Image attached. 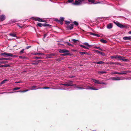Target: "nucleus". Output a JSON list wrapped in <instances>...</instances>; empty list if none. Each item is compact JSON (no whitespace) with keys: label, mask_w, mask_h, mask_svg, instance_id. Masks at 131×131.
Instances as JSON below:
<instances>
[{"label":"nucleus","mask_w":131,"mask_h":131,"mask_svg":"<svg viewBox=\"0 0 131 131\" xmlns=\"http://www.w3.org/2000/svg\"><path fill=\"white\" fill-rule=\"evenodd\" d=\"M110 58L112 59H118V60H122L124 61L127 62L129 61L128 60L125 59L124 57L120 55H116L112 56H111Z\"/></svg>","instance_id":"f257e3e1"},{"label":"nucleus","mask_w":131,"mask_h":131,"mask_svg":"<svg viewBox=\"0 0 131 131\" xmlns=\"http://www.w3.org/2000/svg\"><path fill=\"white\" fill-rule=\"evenodd\" d=\"M87 3L86 0H75L74 3H72V5H79L82 4H85Z\"/></svg>","instance_id":"f03ea898"},{"label":"nucleus","mask_w":131,"mask_h":131,"mask_svg":"<svg viewBox=\"0 0 131 131\" xmlns=\"http://www.w3.org/2000/svg\"><path fill=\"white\" fill-rule=\"evenodd\" d=\"M73 81H71V80H69L67 82H66L64 84L61 83L60 84L61 85H63L65 86H76V85L73 84Z\"/></svg>","instance_id":"7ed1b4c3"},{"label":"nucleus","mask_w":131,"mask_h":131,"mask_svg":"<svg viewBox=\"0 0 131 131\" xmlns=\"http://www.w3.org/2000/svg\"><path fill=\"white\" fill-rule=\"evenodd\" d=\"M76 88L78 89H86L87 90H99V89L97 88H92L91 87H90L89 86H87V88H83L77 86Z\"/></svg>","instance_id":"20e7f679"},{"label":"nucleus","mask_w":131,"mask_h":131,"mask_svg":"<svg viewBox=\"0 0 131 131\" xmlns=\"http://www.w3.org/2000/svg\"><path fill=\"white\" fill-rule=\"evenodd\" d=\"M113 23L118 27H119L121 28L122 29L126 27V26L121 24L119 23L117 21H113Z\"/></svg>","instance_id":"39448f33"},{"label":"nucleus","mask_w":131,"mask_h":131,"mask_svg":"<svg viewBox=\"0 0 131 131\" xmlns=\"http://www.w3.org/2000/svg\"><path fill=\"white\" fill-rule=\"evenodd\" d=\"M93 82L95 83H96L98 84H102L107 85V83L106 82H103L101 81H100L99 80H97L95 79H92Z\"/></svg>","instance_id":"423d86ee"},{"label":"nucleus","mask_w":131,"mask_h":131,"mask_svg":"<svg viewBox=\"0 0 131 131\" xmlns=\"http://www.w3.org/2000/svg\"><path fill=\"white\" fill-rule=\"evenodd\" d=\"M125 79V78L124 77H116L111 78H110V79L115 81H119L123 80Z\"/></svg>","instance_id":"0eeeda50"},{"label":"nucleus","mask_w":131,"mask_h":131,"mask_svg":"<svg viewBox=\"0 0 131 131\" xmlns=\"http://www.w3.org/2000/svg\"><path fill=\"white\" fill-rule=\"evenodd\" d=\"M32 19L35 20L40 22H45V20H43L41 18L37 17H33L32 18Z\"/></svg>","instance_id":"6e6552de"},{"label":"nucleus","mask_w":131,"mask_h":131,"mask_svg":"<svg viewBox=\"0 0 131 131\" xmlns=\"http://www.w3.org/2000/svg\"><path fill=\"white\" fill-rule=\"evenodd\" d=\"M56 54L51 53L48 54L46 55V57L48 58H54V56H55Z\"/></svg>","instance_id":"1a4fd4ad"},{"label":"nucleus","mask_w":131,"mask_h":131,"mask_svg":"<svg viewBox=\"0 0 131 131\" xmlns=\"http://www.w3.org/2000/svg\"><path fill=\"white\" fill-rule=\"evenodd\" d=\"M6 18V17L4 15L2 14L0 16V21H2L4 20Z\"/></svg>","instance_id":"9d476101"},{"label":"nucleus","mask_w":131,"mask_h":131,"mask_svg":"<svg viewBox=\"0 0 131 131\" xmlns=\"http://www.w3.org/2000/svg\"><path fill=\"white\" fill-rule=\"evenodd\" d=\"M88 1L91 3V4H98L101 3L102 2H97L95 3V0H88Z\"/></svg>","instance_id":"9b49d317"},{"label":"nucleus","mask_w":131,"mask_h":131,"mask_svg":"<svg viewBox=\"0 0 131 131\" xmlns=\"http://www.w3.org/2000/svg\"><path fill=\"white\" fill-rule=\"evenodd\" d=\"M73 25L72 24L67 26V28L68 30H71L73 28Z\"/></svg>","instance_id":"f8f14e48"},{"label":"nucleus","mask_w":131,"mask_h":131,"mask_svg":"<svg viewBox=\"0 0 131 131\" xmlns=\"http://www.w3.org/2000/svg\"><path fill=\"white\" fill-rule=\"evenodd\" d=\"M8 53L4 52L1 53L0 54V55L1 56H3L5 57H8Z\"/></svg>","instance_id":"ddd939ff"},{"label":"nucleus","mask_w":131,"mask_h":131,"mask_svg":"<svg viewBox=\"0 0 131 131\" xmlns=\"http://www.w3.org/2000/svg\"><path fill=\"white\" fill-rule=\"evenodd\" d=\"M59 52L60 53H67L69 52V51L66 49H60Z\"/></svg>","instance_id":"4468645a"},{"label":"nucleus","mask_w":131,"mask_h":131,"mask_svg":"<svg viewBox=\"0 0 131 131\" xmlns=\"http://www.w3.org/2000/svg\"><path fill=\"white\" fill-rule=\"evenodd\" d=\"M113 74H126L127 73L125 72H113L112 73Z\"/></svg>","instance_id":"2eb2a0df"},{"label":"nucleus","mask_w":131,"mask_h":131,"mask_svg":"<svg viewBox=\"0 0 131 131\" xmlns=\"http://www.w3.org/2000/svg\"><path fill=\"white\" fill-rule=\"evenodd\" d=\"M8 57H10L13 58H17L18 57V56L15 55H14L12 53H8Z\"/></svg>","instance_id":"dca6fc26"},{"label":"nucleus","mask_w":131,"mask_h":131,"mask_svg":"<svg viewBox=\"0 0 131 131\" xmlns=\"http://www.w3.org/2000/svg\"><path fill=\"white\" fill-rule=\"evenodd\" d=\"M37 87L35 85H33L31 86L30 88V90H35L38 89V88H36Z\"/></svg>","instance_id":"f3484780"},{"label":"nucleus","mask_w":131,"mask_h":131,"mask_svg":"<svg viewBox=\"0 0 131 131\" xmlns=\"http://www.w3.org/2000/svg\"><path fill=\"white\" fill-rule=\"evenodd\" d=\"M17 21H18L16 20L15 19H12L9 21V23L10 24H13Z\"/></svg>","instance_id":"a211bd4d"},{"label":"nucleus","mask_w":131,"mask_h":131,"mask_svg":"<svg viewBox=\"0 0 131 131\" xmlns=\"http://www.w3.org/2000/svg\"><path fill=\"white\" fill-rule=\"evenodd\" d=\"M123 39L124 40H130L131 39V36H126L124 37Z\"/></svg>","instance_id":"6ab92c4d"},{"label":"nucleus","mask_w":131,"mask_h":131,"mask_svg":"<svg viewBox=\"0 0 131 131\" xmlns=\"http://www.w3.org/2000/svg\"><path fill=\"white\" fill-rule=\"evenodd\" d=\"M60 89H61V90H69V91L71 90H72V88L71 87H70L69 88H61Z\"/></svg>","instance_id":"aec40b11"},{"label":"nucleus","mask_w":131,"mask_h":131,"mask_svg":"<svg viewBox=\"0 0 131 131\" xmlns=\"http://www.w3.org/2000/svg\"><path fill=\"white\" fill-rule=\"evenodd\" d=\"M94 63H96L98 64H101L104 63V62L102 61H100L98 62H93Z\"/></svg>","instance_id":"412c9836"},{"label":"nucleus","mask_w":131,"mask_h":131,"mask_svg":"<svg viewBox=\"0 0 131 131\" xmlns=\"http://www.w3.org/2000/svg\"><path fill=\"white\" fill-rule=\"evenodd\" d=\"M112 27V25L111 23H110L107 25V28L108 29H110Z\"/></svg>","instance_id":"4be33fe9"},{"label":"nucleus","mask_w":131,"mask_h":131,"mask_svg":"<svg viewBox=\"0 0 131 131\" xmlns=\"http://www.w3.org/2000/svg\"><path fill=\"white\" fill-rule=\"evenodd\" d=\"M10 66L9 64H7L5 65H2L0 66V67H9Z\"/></svg>","instance_id":"5701e85b"},{"label":"nucleus","mask_w":131,"mask_h":131,"mask_svg":"<svg viewBox=\"0 0 131 131\" xmlns=\"http://www.w3.org/2000/svg\"><path fill=\"white\" fill-rule=\"evenodd\" d=\"M9 35L13 37H15L16 38H17V37L16 36V34H15L10 33Z\"/></svg>","instance_id":"b1692460"},{"label":"nucleus","mask_w":131,"mask_h":131,"mask_svg":"<svg viewBox=\"0 0 131 131\" xmlns=\"http://www.w3.org/2000/svg\"><path fill=\"white\" fill-rule=\"evenodd\" d=\"M90 35H93L94 36H97V37H99L100 36L98 34H94V33H93L90 32Z\"/></svg>","instance_id":"393cba45"},{"label":"nucleus","mask_w":131,"mask_h":131,"mask_svg":"<svg viewBox=\"0 0 131 131\" xmlns=\"http://www.w3.org/2000/svg\"><path fill=\"white\" fill-rule=\"evenodd\" d=\"M10 59L9 58H0V60H9Z\"/></svg>","instance_id":"a878e982"},{"label":"nucleus","mask_w":131,"mask_h":131,"mask_svg":"<svg viewBox=\"0 0 131 131\" xmlns=\"http://www.w3.org/2000/svg\"><path fill=\"white\" fill-rule=\"evenodd\" d=\"M83 44L89 47H90L91 46V45H89L87 42H84Z\"/></svg>","instance_id":"bb28decb"},{"label":"nucleus","mask_w":131,"mask_h":131,"mask_svg":"<svg viewBox=\"0 0 131 131\" xmlns=\"http://www.w3.org/2000/svg\"><path fill=\"white\" fill-rule=\"evenodd\" d=\"M30 90V89L29 90H25L24 91H17V92H26L28 91H29V90Z\"/></svg>","instance_id":"cd10ccee"},{"label":"nucleus","mask_w":131,"mask_h":131,"mask_svg":"<svg viewBox=\"0 0 131 131\" xmlns=\"http://www.w3.org/2000/svg\"><path fill=\"white\" fill-rule=\"evenodd\" d=\"M50 88L48 87H47V86L44 87L43 88H41V87H38V89H49Z\"/></svg>","instance_id":"c85d7f7f"},{"label":"nucleus","mask_w":131,"mask_h":131,"mask_svg":"<svg viewBox=\"0 0 131 131\" xmlns=\"http://www.w3.org/2000/svg\"><path fill=\"white\" fill-rule=\"evenodd\" d=\"M100 41L103 43H106L107 41L106 40H105L104 39H102L100 40Z\"/></svg>","instance_id":"c756f323"},{"label":"nucleus","mask_w":131,"mask_h":131,"mask_svg":"<svg viewBox=\"0 0 131 131\" xmlns=\"http://www.w3.org/2000/svg\"><path fill=\"white\" fill-rule=\"evenodd\" d=\"M106 73V72L105 71H99L98 73L99 74H103L104 73Z\"/></svg>","instance_id":"7c9ffc66"},{"label":"nucleus","mask_w":131,"mask_h":131,"mask_svg":"<svg viewBox=\"0 0 131 131\" xmlns=\"http://www.w3.org/2000/svg\"><path fill=\"white\" fill-rule=\"evenodd\" d=\"M19 59H26L27 58L25 57H23L22 56H19Z\"/></svg>","instance_id":"2f4dec72"},{"label":"nucleus","mask_w":131,"mask_h":131,"mask_svg":"<svg viewBox=\"0 0 131 131\" xmlns=\"http://www.w3.org/2000/svg\"><path fill=\"white\" fill-rule=\"evenodd\" d=\"M7 80H8L7 79H5L3 81L1 82L0 83V84H2L5 83V82L7 81Z\"/></svg>","instance_id":"473e14b6"},{"label":"nucleus","mask_w":131,"mask_h":131,"mask_svg":"<svg viewBox=\"0 0 131 131\" xmlns=\"http://www.w3.org/2000/svg\"><path fill=\"white\" fill-rule=\"evenodd\" d=\"M80 47L82 48H85L86 49H89L88 48V47H86V46L83 45H80Z\"/></svg>","instance_id":"72a5a7b5"},{"label":"nucleus","mask_w":131,"mask_h":131,"mask_svg":"<svg viewBox=\"0 0 131 131\" xmlns=\"http://www.w3.org/2000/svg\"><path fill=\"white\" fill-rule=\"evenodd\" d=\"M95 51L96 52H97L99 53L100 54H102V55H103V54H104V53H103V52H101L98 50H96Z\"/></svg>","instance_id":"f704fd0d"},{"label":"nucleus","mask_w":131,"mask_h":131,"mask_svg":"<svg viewBox=\"0 0 131 131\" xmlns=\"http://www.w3.org/2000/svg\"><path fill=\"white\" fill-rule=\"evenodd\" d=\"M37 25L39 27H41L42 26H44V25L42 24L41 23H38L37 24Z\"/></svg>","instance_id":"c9c22d12"},{"label":"nucleus","mask_w":131,"mask_h":131,"mask_svg":"<svg viewBox=\"0 0 131 131\" xmlns=\"http://www.w3.org/2000/svg\"><path fill=\"white\" fill-rule=\"evenodd\" d=\"M66 43L67 45H68L69 46H71L72 47L73 46V45H72L71 43L68 42H66Z\"/></svg>","instance_id":"e433bc0d"},{"label":"nucleus","mask_w":131,"mask_h":131,"mask_svg":"<svg viewBox=\"0 0 131 131\" xmlns=\"http://www.w3.org/2000/svg\"><path fill=\"white\" fill-rule=\"evenodd\" d=\"M73 23L75 25L77 26L79 24L78 22L76 21H74L73 22Z\"/></svg>","instance_id":"4c0bfd02"},{"label":"nucleus","mask_w":131,"mask_h":131,"mask_svg":"<svg viewBox=\"0 0 131 131\" xmlns=\"http://www.w3.org/2000/svg\"><path fill=\"white\" fill-rule=\"evenodd\" d=\"M56 20L59 23L61 24L62 25L63 24V21H61L60 20H59L58 19Z\"/></svg>","instance_id":"58836bf2"},{"label":"nucleus","mask_w":131,"mask_h":131,"mask_svg":"<svg viewBox=\"0 0 131 131\" xmlns=\"http://www.w3.org/2000/svg\"><path fill=\"white\" fill-rule=\"evenodd\" d=\"M44 26H48V27H50V26H51V25H50V24H46V23H45L44 24Z\"/></svg>","instance_id":"ea45409f"},{"label":"nucleus","mask_w":131,"mask_h":131,"mask_svg":"<svg viewBox=\"0 0 131 131\" xmlns=\"http://www.w3.org/2000/svg\"><path fill=\"white\" fill-rule=\"evenodd\" d=\"M20 89V87H16L14 88L13 89V90H17Z\"/></svg>","instance_id":"a19ab883"},{"label":"nucleus","mask_w":131,"mask_h":131,"mask_svg":"<svg viewBox=\"0 0 131 131\" xmlns=\"http://www.w3.org/2000/svg\"><path fill=\"white\" fill-rule=\"evenodd\" d=\"M79 52L80 54L81 55H83L87 53L86 52Z\"/></svg>","instance_id":"79ce46f5"},{"label":"nucleus","mask_w":131,"mask_h":131,"mask_svg":"<svg viewBox=\"0 0 131 131\" xmlns=\"http://www.w3.org/2000/svg\"><path fill=\"white\" fill-rule=\"evenodd\" d=\"M69 53H65L62 54V55L63 56H65L67 55H69Z\"/></svg>","instance_id":"37998d69"},{"label":"nucleus","mask_w":131,"mask_h":131,"mask_svg":"<svg viewBox=\"0 0 131 131\" xmlns=\"http://www.w3.org/2000/svg\"><path fill=\"white\" fill-rule=\"evenodd\" d=\"M94 48H95L96 49H98L100 50H102V49H101V48L100 47H97L96 46V47H94Z\"/></svg>","instance_id":"c03bdc74"},{"label":"nucleus","mask_w":131,"mask_h":131,"mask_svg":"<svg viewBox=\"0 0 131 131\" xmlns=\"http://www.w3.org/2000/svg\"><path fill=\"white\" fill-rule=\"evenodd\" d=\"M64 18L63 17H60V21H63L64 20Z\"/></svg>","instance_id":"a18cd8bd"},{"label":"nucleus","mask_w":131,"mask_h":131,"mask_svg":"<svg viewBox=\"0 0 131 131\" xmlns=\"http://www.w3.org/2000/svg\"><path fill=\"white\" fill-rule=\"evenodd\" d=\"M44 54V53H38L37 55L39 56L42 55Z\"/></svg>","instance_id":"49530a36"},{"label":"nucleus","mask_w":131,"mask_h":131,"mask_svg":"<svg viewBox=\"0 0 131 131\" xmlns=\"http://www.w3.org/2000/svg\"><path fill=\"white\" fill-rule=\"evenodd\" d=\"M24 49H23L21 50L20 52V53L21 54H22L24 52Z\"/></svg>","instance_id":"de8ad7c7"},{"label":"nucleus","mask_w":131,"mask_h":131,"mask_svg":"<svg viewBox=\"0 0 131 131\" xmlns=\"http://www.w3.org/2000/svg\"><path fill=\"white\" fill-rule=\"evenodd\" d=\"M73 1V0H68L67 2L68 3H71Z\"/></svg>","instance_id":"09e8293b"},{"label":"nucleus","mask_w":131,"mask_h":131,"mask_svg":"<svg viewBox=\"0 0 131 131\" xmlns=\"http://www.w3.org/2000/svg\"><path fill=\"white\" fill-rule=\"evenodd\" d=\"M38 64V62H35L32 63L34 65H37Z\"/></svg>","instance_id":"8fccbe9b"},{"label":"nucleus","mask_w":131,"mask_h":131,"mask_svg":"<svg viewBox=\"0 0 131 131\" xmlns=\"http://www.w3.org/2000/svg\"><path fill=\"white\" fill-rule=\"evenodd\" d=\"M78 40H76V39H71V41H73V42H75V41H77Z\"/></svg>","instance_id":"3c124183"},{"label":"nucleus","mask_w":131,"mask_h":131,"mask_svg":"<svg viewBox=\"0 0 131 131\" xmlns=\"http://www.w3.org/2000/svg\"><path fill=\"white\" fill-rule=\"evenodd\" d=\"M70 22L69 21H66V24H67V25L69 24H70Z\"/></svg>","instance_id":"603ef678"},{"label":"nucleus","mask_w":131,"mask_h":131,"mask_svg":"<svg viewBox=\"0 0 131 131\" xmlns=\"http://www.w3.org/2000/svg\"><path fill=\"white\" fill-rule=\"evenodd\" d=\"M111 64H115L116 62H111L110 63Z\"/></svg>","instance_id":"864d4df0"},{"label":"nucleus","mask_w":131,"mask_h":131,"mask_svg":"<svg viewBox=\"0 0 131 131\" xmlns=\"http://www.w3.org/2000/svg\"><path fill=\"white\" fill-rule=\"evenodd\" d=\"M36 59H42V58L41 57H36Z\"/></svg>","instance_id":"5fc2aeb1"},{"label":"nucleus","mask_w":131,"mask_h":131,"mask_svg":"<svg viewBox=\"0 0 131 131\" xmlns=\"http://www.w3.org/2000/svg\"><path fill=\"white\" fill-rule=\"evenodd\" d=\"M74 77V76H72V75L70 76H69V77L70 78H72Z\"/></svg>","instance_id":"6e6d98bb"},{"label":"nucleus","mask_w":131,"mask_h":131,"mask_svg":"<svg viewBox=\"0 0 131 131\" xmlns=\"http://www.w3.org/2000/svg\"><path fill=\"white\" fill-rule=\"evenodd\" d=\"M17 25L19 26V27L20 28H22L23 27V26H20V25H19V24H18Z\"/></svg>","instance_id":"4d7b16f0"},{"label":"nucleus","mask_w":131,"mask_h":131,"mask_svg":"<svg viewBox=\"0 0 131 131\" xmlns=\"http://www.w3.org/2000/svg\"><path fill=\"white\" fill-rule=\"evenodd\" d=\"M47 36V34H45L44 35V37L43 38V40H44V38L46 36Z\"/></svg>","instance_id":"13d9d810"},{"label":"nucleus","mask_w":131,"mask_h":131,"mask_svg":"<svg viewBox=\"0 0 131 131\" xmlns=\"http://www.w3.org/2000/svg\"><path fill=\"white\" fill-rule=\"evenodd\" d=\"M31 47V46H27L26 47V49H28V48H30Z\"/></svg>","instance_id":"bf43d9fd"},{"label":"nucleus","mask_w":131,"mask_h":131,"mask_svg":"<svg viewBox=\"0 0 131 131\" xmlns=\"http://www.w3.org/2000/svg\"><path fill=\"white\" fill-rule=\"evenodd\" d=\"M120 63H116L115 64L116 65H120Z\"/></svg>","instance_id":"052dcab7"},{"label":"nucleus","mask_w":131,"mask_h":131,"mask_svg":"<svg viewBox=\"0 0 131 131\" xmlns=\"http://www.w3.org/2000/svg\"><path fill=\"white\" fill-rule=\"evenodd\" d=\"M2 63H7V61H2Z\"/></svg>","instance_id":"680f3d73"},{"label":"nucleus","mask_w":131,"mask_h":131,"mask_svg":"<svg viewBox=\"0 0 131 131\" xmlns=\"http://www.w3.org/2000/svg\"><path fill=\"white\" fill-rule=\"evenodd\" d=\"M20 82H15V83H20Z\"/></svg>","instance_id":"e2e57ef3"},{"label":"nucleus","mask_w":131,"mask_h":131,"mask_svg":"<svg viewBox=\"0 0 131 131\" xmlns=\"http://www.w3.org/2000/svg\"><path fill=\"white\" fill-rule=\"evenodd\" d=\"M129 33L130 34H131V31H129Z\"/></svg>","instance_id":"0e129e2a"},{"label":"nucleus","mask_w":131,"mask_h":131,"mask_svg":"<svg viewBox=\"0 0 131 131\" xmlns=\"http://www.w3.org/2000/svg\"><path fill=\"white\" fill-rule=\"evenodd\" d=\"M2 63V62H0V64H1Z\"/></svg>","instance_id":"69168bd1"},{"label":"nucleus","mask_w":131,"mask_h":131,"mask_svg":"<svg viewBox=\"0 0 131 131\" xmlns=\"http://www.w3.org/2000/svg\"><path fill=\"white\" fill-rule=\"evenodd\" d=\"M38 53H35V55H37Z\"/></svg>","instance_id":"338daca9"},{"label":"nucleus","mask_w":131,"mask_h":131,"mask_svg":"<svg viewBox=\"0 0 131 131\" xmlns=\"http://www.w3.org/2000/svg\"><path fill=\"white\" fill-rule=\"evenodd\" d=\"M13 93V92H9L8 93Z\"/></svg>","instance_id":"774afa93"}]
</instances>
